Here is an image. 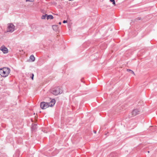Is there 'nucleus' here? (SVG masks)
Here are the masks:
<instances>
[{"label": "nucleus", "instance_id": "f3484780", "mask_svg": "<svg viewBox=\"0 0 157 157\" xmlns=\"http://www.w3.org/2000/svg\"><path fill=\"white\" fill-rule=\"evenodd\" d=\"M94 133H96V131L94 130Z\"/></svg>", "mask_w": 157, "mask_h": 157}, {"label": "nucleus", "instance_id": "dca6fc26", "mask_svg": "<svg viewBox=\"0 0 157 157\" xmlns=\"http://www.w3.org/2000/svg\"><path fill=\"white\" fill-rule=\"evenodd\" d=\"M140 19H141L140 17H138V18H137V19L138 20H140Z\"/></svg>", "mask_w": 157, "mask_h": 157}, {"label": "nucleus", "instance_id": "ddd939ff", "mask_svg": "<svg viewBox=\"0 0 157 157\" xmlns=\"http://www.w3.org/2000/svg\"><path fill=\"white\" fill-rule=\"evenodd\" d=\"M32 76H31V78H32V80H33V77H34V74H32Z\"/></svg>", "mask_w": 157, "mask_h": 157}, {"label": "nucleus", "instance_id": "20e7f679", "mask_svg": "<svg viewBox=\"0 0 157 157\" xmlns=\"http://www.w3.org/2000/svg\"><path fill=\"white\" fill-rule=\"evenodd\" d=\"M15 26L12 23L8 24L7 32L12 33L15 30Z\"/></svg>", "mask_w": 157, "mask_h": 157}, {"label": "nucleus", "instance_id": "0eeeda50", "mask_svg": "<svg viewBox=\"0 0 157 157\" xmlns=\"http://www.w3.org/2000/svg\"><path fill=\"white\" fill-rule=\"evenodd\" d=\"M30 59L31 60L32 62H33L35 60V58L33 55L30 56L29 57Z\"/></svg>", "mask_w": 157, "mask_h": 157}, {"label": "nucleus", "instance_id": "39448f33", "mask_svg": "<svg viewBox=\"0 0 157 157\" xmlns=\"http://www.w3.org/2000/svg\"><path fill=\"white\" fill-rule=\"evenodd\" d=\"M140 111L137 109H134L129 115V118L134 117L138 114L140 113Z\"/></svg>", "mask_w": 157, "mask_h": 157}, {"label": "nucleus", "instance_id": "4468645a", "mask_svg": "<svg viewBox=\"0 0 157 157\" xmlns=\"http://www.w3.org/2000/svg\"><path fill=\"white\" fill-rule=\"evenodd\" d=\"M67 22V21L66 20H64L63 21V23H65Z\"/></svg>", "mask_w": 157, "mask_h": 157}, {"label": "nucleus", "instance_id": "1a4fd4ad", "mask_svg": "<svg viewBox=\"0 0 157 157\" xmlns=\"http://www.w3.org/2000/svg\"><path fill=\"white\" fill-rule=\"evenodd\" d=\"M52 28L53 30L55 31H57L58 29V26L57 25H53Z\"/></svg>", "mask_w": 157, "mask_h": 157}, {"label": "nucleus", "instance_id": "6e6552de", "mask_svg": "<svg viewBox=\"0 0 157 157\" xmlns=\"http://www.w3.org/2000/svg\"><path fill=\"white\" fill-rule=\"evenodd\" d=\"M53 18V17L52 15H47V20H48L49 19H52Z\"/></svg>", "mask_w": 157, "mask_h": 157}, {"label": "nucleus", "instance_id": "f03ea898", "mask_svg": "<svg viewBox=\"0 0 157 157\" xmlns=\"http://www.w3.org/2000/svg\"><path fill=\"white\" fill-rule=\"evenodd\" d=\"M10 69L7 67H3L0 68V75L4 77H6L8 76L10 73Z\"/></svg>", "mask_w": 157, "mask_h": 157}, {"label": "nucleus", "instance_id": "2eb2a0df", "mask_svg": "<svg viewBox=\"0 0 157 157\" xmlns=\"http://www.w3.org/2000/svg\"><path fill=\"white\" fill-rule=\"evenodd\" d=\"M26 1L32 2V0H26Z\"/></svg>", "mask_w": 157, "mask_h": 157}, {"label": "nucleus", "instance_id": "9b49d317", "mask_svg": "<svg viewBox=\"0 0 157 157\" xmlns=\"http://www.w3.org/2000/svg\"><path fill=\"white\" fill-rule=\"evenodd\" d=\"M47 14H45L44 15H43L41 16V18L42 19H45L46 18V17H47Z\"/></svg>", "mask_w": 157, "mask_h": 157}, {"label": "nucleus", "instance_id": "423d86ee", "mask_svg": "<svg viewBox=\"0 0 157 157\" xmlns=\"http://www.w3.org/2000/svg\"><path fill=\"white\" fill-rule=\"evenodd\" d=\"M0 50L4 53H7L8 52V50L3 45L0 48Z\"/></svg>", "mask_w": 157, "mask_h": 157}, {"label": "nucleus", "instance_id": "7ed1b4c3", "mask_svg": "<svg viewBox=\"0 0 157 157\" xmlns=\"http://www.w3.org/2000/svg\"><path fill=\"white\" fill-rule=\"evenodd\" d=\"M63 91L59 87H56L53 88L51 90V93L55 95H57L62 93Z\"/></svg>", "mask_w": 157, "mask_h": 157}, {"label": "nucleus", "instance_id": "a211bd4d", "mask_svg": "<svg viewBox=\"0 0 157 157\" xmlns=\"http://www.w3.org/2000/svg\"><path fill=\"white\" fill-rule=\"evenodd\" d=\"M61 22H59V25H61Z\"/></svg>", "mask_w": 157, "mask_h": 157}, {"label": "nucleus", "instance_id": "f257e3e1", "mask_svg": "<svg viewBox=\"0 0 157 157\" xmlns=\"http://www.w3.org/2000/svg\"><path fill=\"white\" fill-rule=\"evenodd\" d=\"M56 101L54 99H52L49 102H46L44 101L41 102L40 107L42 109H45L49 106L52 107L55 104Z\"/></svg>", "mask_w": 157, "mask_h": 157}, {"label": "nucleus", "instance_id": "f8f14e48", "mask_svg": "<svg viewBox=\"0 0 157 157\" xmlns=\"http://www.w3.org/2000/svg\"><path fill=\"white\" fill-rule=\"evenodd\" d=\"M110 1L113 2V4L114 5H115V0H110Z\"/></svg>", "mask_w": 157, "mask_h": 157}, {"label": "nucleus", "instance_id": "9d476101", "mask_svg": "<svg viewBox=\"0 0 157 157\" xmlns=\"http://www.w3.org/2000/svg\"><path fill=\"white\" fill-rule=\"evenodd\" d=\"M127 71H128L130 72L132 74H134V75H135L134 72L132 70H131L130 69H127Z\"/></svg>", "mask_w": 157, "mask_h": 157}]
</instances>
